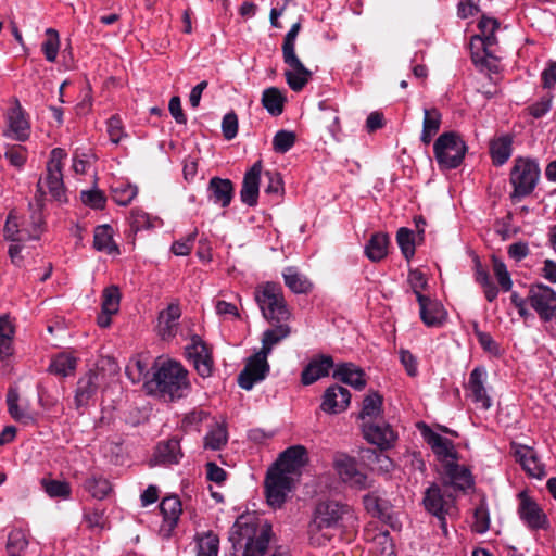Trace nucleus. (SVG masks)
I'll list each match as a JSON object with an SVG mask.
<instances>
[{
	"label": "nucleus",
	"mask_w": 556,
	"mask_h": 556,
	"mask_svg": "<svg viewBox=\"0 0 556 556\" xmlns=\"http://www.w3.org/2000/svg\"><path fill=\"white\" fill-rule=\"evenodd\" d=\"M219 540L212 531L197 535V556H217Z\"/></svg>",
	"instance_id": "obj_46"
},
{
	"label": "nucleus",
	"mask_w": 556,
	"mask_h": 556,
	"mask_svg": "<svg viewBox=\"0 0 556 556\" xmlns=\"http://www.w3.org/2000/svg\"><path fill=\"white\" fill-rule=\"evenodd\" d=\"M475 334L478 339L479 344L485 352L494 356L500 355V345L494 341L490 333L476 329Z\"/></svg>",
	"instance_id": "obj_63"
},
{
	"label": "nucleus",
	"mask_w": 556,
	"mask_h": 556,
	"mask_svg": "<svg viewBox=\"0 0 556 556\" xmlns=\"http://www.w3.org/2000/svg\"><path fill=\"white\" fill-rule=\"evenodd\" d=\"M18 393L15 390H10L7 395L8 408L11 417L17 421H23L29 418L28 414L18 406Z\"/></svg>",
	"instance_id": "obj_59"
},
{
	"label": "nucleus",
	"mask_w": 556,
	"mask_h": 556,
	"mask_svg": "<svg viewBox=\"0 0 556 556\" xmlns=\"http://www.w3.org/2000/svg\"><path fill=\"white\" fill-rule=\"evenodd\" d=\"M77 359L72 354L60 353L52 358L49 371L61 377H68L74 374Z\"/></svg>",
	"instance_id": "obj_42"
},
{
	"label": "nucleus",
	"mask_w": 556,
	"mask_h": 556,
	"mask_svg": "<svg viewBox=\"0 0 556 556\" xmlns=\"http://www.w3.org/2000/svg\"><path fill=\"white\" fill-rule=\"evenodd\" d=\"M265 177L267 178L265 192L267 194L275 195L276 198L281 197L283 192V182L280 174L277 172H266Z\"/></svg>",
	"instance_id": "obj_61"
},
{
	"label": "nucleus",
	"mask_w": 556,
	"mask_h": 556,
	"mask_svg": "<svg viewBox=\"0 0 556 556\" xmlns=\"http://www.w3.org/2000/svg\"><path fill=\"white\" fill-rule=\"evenodd\" d=\"M229 540L233 548L244 547L243 556H262L269 544V534L262 530L257 534V528L254 523H249L238 519L231 528Z\"/></svg>",
	"instance_id": "obj_7"
},
{
	"label": "nucleus",
	"mask_w": 556,
	"mask_h": 556,
	"mask_svg": "<svg viewBox=\"0 0 556 556\" xmlns=\"http://www.w3.org/2000/svg\"><path fill=\"white\" fill-rule=\"evenodd\" d=\"M180 315L181 311L177 303L169 304L166 309L160 313L157 329L163 340H168L175 337Z\"/></svg>",
	"instance_id": "obj_29"
},
{
	"label": "nucleus",
	"mask_w": 556,
	"mask_h": 556,
	"mask_svg": "<svg viewBox=\"0 0 556 556\" xmlns=\"http://www.w3.org/2000/svg\"><path fill=\"white\" fill-rule=\"evenodd\" d=\"M285 100L282 93L275 87L265 89L262 94V104L273 116H278L282 113Z\"/></svg>",
	"instance_id": "obj_45"
},
{
	"label": "nucleus",
	"mask_w": 556,
	"mask_h": 556,
	"mask_svg": "<svg viewBox=\"0 0 556 556\" xmlns=\"http://www.w3.org/2000/svg\"><path fill=\"white\" fill-rule=\"evenodd\" d=\"M277 325L263 332L262 349L264 353L269 355L275 345L288 338L291 333V328L287 323H276Z\"/></svg>",
	"instance_id": "obj_36"
},
{
	"label": "nucleus",
	"mask_w": 556,
	"mask_h": 556,
	"mask_svg": "<svg viewBox=\"0 0 556 556\" xmlns=\"http://www.w3.org/2000/svg\"><path fill=\"white\" fill-rule=\"evenodd\" d=\"M424 505L427 511L438 518L443 535L447 536L446 516L456 514L454 496L446 489L432 484L425 492Z\"/></svg>",
	"instance_id": "obj_9"
},
{
	"label": "nucleus",
	"mask_w": 556,
	"mask_h": 556,
	"mask_svg": "<svg viewBox=\"0 0 556 556\" xmlns=\"http://www.w3.org/2000/svg\"><path fill=\"white\" fill-rule=\"evenodd\" d=\"M434 156L441 169L458 167L465 156V141L454 131L443 132L433 144Z\"/></svg>",
	"instance_id": "obj_8"
},
{
	"label": "nucleus",
	"mask_w": 556,
	"mask_h": 556,
	"mask_svg": "<svg viewBox=\"0 0 556 556\" xmlns=\"http://www.w3.org/2000/svg\"><path fill=\"white\" fill-rule=\"evenodd\" d=\"M541 177L539 163L530 157H517L509 174V182L513 186L510 198L519 201L530 195L536 188Z\"/></svg>",
	"instance_id": "obj_5"
},
{
	"label": "nucleus",
	"mask_w": 556,
	"mask_h": 556,
	"mask_svg": "<svg viewBox=\"0 0 556 556\" xmlns=\"http://www.w3.org/2000/svg\"><path fill=\"white\" fill-rule=\"evenodd\" d=\"M442 115L438 109H424V122L420 140L428 146L440 130Z\"/></svg>",
	"instance_id": "obj_35"
},
{
	"label": "nucleus",
	"mask_w": 556,
	"mask_h": 556,
	"mask_svg": "<svg viewBox=\"0 0 556 556\" xmlns=\"http://www.w3.org/2000/svg\"><path fill=\"white\" fill-rule=\"evenodd\" d=\"M160 510L164 522L172 529L177 525L181 515V503L178 496H167L160 504Z\"/></svg>",
	"instance_id": "obj_41"
},
{
	"label": "nucleus",
	"mask_w": 556,
	"mask_h": 556,
	"mask_svg": "<svg viewBox=\"0 0 556 556\" xmlns=\"http://www.w3.org/2000/svg\"><path fill=\"white\" fill-rule=\"evenodd\" d=\"M419 429L424 440L430 445L432 452L440 460L454 459L456 457L454 444L450 439L433 431L425 424L419 425Z\"/></svg>",
	"instance_id": "obj_21"
},
{
	"label": "nucleus",
	"mask_w": 556,
	"mask_h": 556,
	"mask_svg": "<svg viewBox=\"0 0 556 556\" xmlns=\"http://www.w3.org/2000/svg\"><path fill=\"white\" fill-rule=\"evenodd\" d=\"M492 262H493V273H494L495 277L497 278V281H498L502 290L505 292L509 291L513 287V281H511L510 274L508 273L506 265L504 264L503 261H501L500 258H497L495 256H493Z\"/></svg>",
	"instance_id": "obj_56"
},
{
	"label": "nucleus",
	"mask_w": 556,
	"mask_h": 556,
	"mask_svg": "<svg viewBox=\"0 0 556 556\" xmlns=\"http://www.w3.org/2000/svg\"><path fill=\"white\" fill-rule=\"evenodd\" d=\"M496 43L495 34L486 36H473L471 38V58L475 64L486 67L490 71L497 68L492 47Z\"/></svg>",
	"instance_id": "obj_17"
},
{
	"label": "nucleus",
	"mask_w": 556,
	"mask_h": 556,
	"mask_svg": "<svg viewBox=\"0 0 556 556\" xmlns=\"http://www.w3.org/2000/svg\"><path fill=\"white\" fill-rule=\"evenodd\" d=\"M513 140L509 136H502L494 139L490 144V152L493 163L497 166L505 164L511 155Z\"/></svg>",
	"instance_id": "obj_40"
},
{
	"label": "nucleus",
	"mask_w": 556,
	"mask_h": 556,
	"mask_svg": "<svg viewBox=\"0 0 556 556\" xmlns=\"http://www.w3.org/2000/svg\"><path fill=\"white\" fill-rule=\"evenodd\" d=\"M207 193L210 201L225 208L232 200L233 184L226 178L213 177L208 182Z\"/></svg>",
	"instance_id": "obj_26"
},
{
	"label": "nucleus",
	"mask_w": 556,
	"mask_h": 556,
	"mask_svg": "<svg viewBox=\"0 0 556 556\" xmlns=\"http://www.w3.org/2000/svg\"><path fill=\"white\" fill-rule=\"evenodd\" d=\"M333 367V361L330 356L320 355L313 358L301 374V381L304 386H309L318 379L328 376Z\"/></svg>",
	"instance_id": "obj_28"
},
{
	"label": "nucleus",
	"mask_w": 556,
	"mask_h": 556,
	"mask_svg": "<svg viewBox=\"0 0 556 556\" xmlns=\"http://www.w3.org/2000/svg\"><path fill=\"white\" fill-rule=\"evenodd\" d=\"M8 129L5 135L17 141H25L30 135V124L25 112L16 101L7 113Z\"/></svg>",
	"instance_id": "obj_20"
},
{
	"label": "nucleus",
	"mask_w": 556,
	"mask_h": 556,
	"mask_svg": "<svg viewBox=\"0 0 556 556\" xmlns=\"http://www.w3.org/2000/svg\"><path fill=\"white\" fill-rule=\"evenodd\" d=\"M515 456L529 476L536 479L545 477L544 465L539 460L533 448L526 445H518L515 448Z\"/></svg>",
	"instance_id": "obj_27"
},
{
	"label": "nucleus",
	"mask_w": 556,
	"mask_h": 556,
	"mask_svg": "<svg viewBox=\"0 0 556 556\" xmlns=\"http://www.w3.org/2000/svg\"><path fill=\"white\" fill-rule=\"evenodd\" d=\"M148 386L151 391H155L164 400L182 399L190 390L188 371L178 362H163Z\"/></svg>",
	"instance_id": "obj_2"
},
{
	"label": "nucleus",
	"mask_w": 556,
	"mask_h": 556,
	"mask_svg": "<svg viewBox=\"0 0 556 556\" xmlns=\"http://www.w3.org/2000/svg\"><path fill=\"white\" fill-rule=\"evenodd\" d=\"M14 329L7 317H0V359L12 354Z\"/></svg>",
	"instance_id": "obj_48"
},
{
	"label": "nucleus",
	"mask_w": 556,
	"mask_h": 556,
	"mask_svg": "<svg viewBox=\"0 0 556 556\" xmlns=\"http://www.w3.org/2000/svg\"><path fill=\"white\" fill-rule=\"evenodd\" d=\"M490 529V513L484 502H481L475 509L472 530L483 534Z\"/></svg>",
	"instance_id": "obj_53"
},
{
	"label": "nucleus",
	"mask_w": 556,
	"mask_h": 556,
	"mask_svg": "<svg viewBox=\"0 0 556 556\" xmlns=\"http://www.w3.org/2000/svg\"><path fill=\"white\" fill-rule=\"evenodd\" d=\"M262 170V162L257 161L244 174L240 198L248 206H255L257 204Z\"/></svg>",
	"instance_id": "obj_22"
},
{
	"label": "nucleus",
	"mask_w": 556,
	"mask_h": 556,
	"mask_svg": "<svg viewBox=\"0 0 556 556\" xmlns=\"http://www.w3.org/2000/svg\"><path fill=\"white\" fill-rule=\"evenodd\" d=\"M207 417V414L202 409H193L186 414L181 420V428L184 430H199L200 425Z\"/></svg>",
	"instance_id": "obj_62"
},
{
	"label": "nucleus",
	"mask_w": 556,
	"mask_h": 556,
	"mask_svg": "<svg viewBox=\"0 0 556 556\" xmlns=\"http://www.w3.org/2000/svg\"><path fill=\"white\" fill-rule=\"evenodd\" d=\"M475 279L482 288L485 299L489 302H493L498 295V289L492 281L488 270L480 264L476 265Z\"/></svg>",
	"instance_id": "obj_47"
},
{
	"label": "nucleus",
	"mask_w": 556,
	"mask_h": 556,
	"mask_svg": "<svg viewBox=\"0 0 556 556\" xmlns=\"http://www.w3.org/2000/svg\"><path fill=\"white\" fill-rule=\"evenodd\" d=\"M67 154L65 150L61 148H54L50 152V157L47 163L46 175L39 179L37 184V192L41 202V198L47 193L51 198L59 202L66 201L65 187L63 181V162Z\"/></svg>",
	"instance_id": "obj_6"
},
{
	"label": "nucleus",
	"mask_w": 556,
	"mask_h": 556,
	"mask_svg": "<svg viewBox=\"0 0 556 556\" xmlns=\"http://www.w3.org/2000/svg\"><path fill=\"white\" fill-rule=\"evenodd\" d=\"M419 313L422 323L428 327H439L443 324L446 312L443 305L430 298L418 294Z\"/></svg>",
	"instance_id": "obj_25"
},
{
	"label": "nucleus",
	"mask_w": 556,
	"mask_h": 556,
	"mask_svg": "<svg viewBox=\"0 0 556 556\" xmlns=\"http://www.w3.org/2000/svg\"><path fill=\"white\" fill-rule=\"evenodd\" d=\"M336 469L341 480L352 488L362 490L370 486L368 477L358 470L357 464L353 458L344 456L337 459Z\"/></svg>",
	"instance_id": "obj_19"
},
{
	"label": "nucleus",
	"mask_w": 556,
	"mask_h": 556,
	"mask_svg": "<svg viewBox=\"0 0 556 556\" xmlns=\"http://www.w3.org/2000/svg\"><path fill=\"white\" fill-rule=\"evenodd\" d=\"M121 304V292L116 286H109L102 292L101 313L97 317V323L101 328H108L111 325L112 316L117 314Z\"/></svg>",
	"instance_id": "obj_24"
},
{
	"label": "nucleus",
	"mask_w": 556,
	"mask_h": 556,
	"mask_svg": "<svg viewBox=\"0 0 556 556\" xmlns=\"http://www.w3.org/2000/svg\"><path fill=\"white\" fill-rule=\"evenodd\" d=\"M363 434L370 444L377 445L380 450L391 448L397 440L392 427L382 421H365Z\"/></svg>",
	"instance_id": "obj_16"
},
{
	"label": "nucleus",
	"mask_w": 556,
	"mask_h": 556,
	"mask_svg": "<svg viewBox=\"0 0 556 556\" xmlns=\"http://www.w3.org/2000/svg\"><path fill=\"white\" fill-rule=\"evenodd\" d=\"M333 377L356 390H362L366 386L364 371L352 363L338 365L334 369Z\"/></svg>",
	"instance_id": "obj_30"
},
{
	"label": "nucleus",
	"mask_w": 556,
	"mask_h": 556,
	"mask_svg": "<svg viewBox=\"0 0 556 556\" xmlns=\"http://www.w3.org/2000/svg\"><path fill=\"white\" fill-rule=\"evenodd\" d=\"M345 517H352L348 505L330 500L319 502L308 526L311 543L316 546L325 545L332 536L331 531L339 528Z\"/></svg>",
	"instance_id": "obj_1"
},
{
	"label": "nucleus",
	"mask_w": 556,
	"mask_h": 556,
	"mask_svg": "<svg viewBox=\"0 0 556 556\" xmlns=\"http://www.w3.org/2000/svg\"><path fill=\"white\" fill-rule=\"evenodd\" d=\"M42 202L29 204V215L20 222L16 211L12 210L5 220L4 237L12 242L38 240L43 232L45 222Z\"/></svg>",
	"instance_id": "obj_3"
},
{
	"label": "nucleus",
	"mask_w": 556,
	"mask_h": 556,
	"mask_svg": "<svg viewBox=\"0 0 556 556\" xmlns=\"http://www.w3.org/2000/svg\"><path fill=\"white\" fill-rule=\"evenodd\" d=\"M553 96L545 94L540 98L536 102L528 106L529 114L534 118H541L545 116L552 109Z\"/></svg>",
	"instance_id": "obj_58"
},
{
	"label": "nucleus",
	"mask_w": 556,
	"mask_h": 556,
	"mask_svg": "<svg viewBox=\"0 0 556 556\" xmlns=\"http://www.w3.org/2000/svg\"><path fill=\"white\" fill-rule=\"evenodd\" d=\"M197 238V231L189 233L185 239L177 240L172 245V251L175 255L186 256L188 255L193 247Z\"/></svg>",
	"instance_id": "obj_64"
},
{
	"label": "nucleus",
	"mask_w": 556,
	"mask_h": 556,
	"mask_svg": "<svg viewBox=\"0 0 556 556\" xmlns=\"http://www.w3.org/2000/svg\"><path fill=\"white\" fill-rule=\"evenodd\" d=\"M488 371L484 367H475L466 386L468 397L481 409L488 410L492 406V400L485 388Z\"/></svg>",
	"instance_id": "obj_14"
},
{
	"label": "nucleus",
	"mask_w": 556,
	"mask_h": 556,
	"mask_svg": "<svg viewBox=\"0 0 556 556\" xmlns=\"http://www.w3.org/2000/svg\"><path fill=\"white\" fill-rule=\"evenodd\" d=\"M292 488L293 477H287L286 473L271 468L268 470L265 480V490L267 503L271 507H281Z\"/></svg>",
	"instance_id": "obj_12"
},
{
	"label": "nucleus",
	"mask_w": 556,
	"mask_h": 556,
	"mask_svg": "<svg viewBox=\"0 0 556 556\" xmlns=\"http://www.w3.org/2000/svg\"><path fill=\"white\" fill-rule=\"evenodd\" d=\"M350 402V391L344 387L332 384L325 390L320 408L327 414H339L349 407Z\"/></svg>",
	"instance_id": "obj_23"
},
{
	"label": "nucleus",
	"mask_w": 556,
	"mask_h": 556,
	"mask_svg": "<svg viewBox=\"0 0 556 556\" xmlns=\"http://www.w3.org/2000/svg\"><path fill=\"white\" fill-rule=\"evenodd\" d=\"M268 355L263 351H258L248 358L244 369L238 378L239 386L244 390H251L255 383L265 379L269 371L267 362Z\"/></svg>",
	"instance_id": "obj_13"
},
{
	"label": "nucleus",
	"mask_w": 556,
	"mask_h": 556,
	"mask_svg": "<svg viewBox=\"0 0 556 556\" xmlns=\"http://www.w3.org/2000/svg\"><path fill=\"white\" fill-rule=\"evenodd\" d=\"M381 406L382 397L378 393H371L364 399L359 417L362 419L376 418L381 413Z\"/></svg>",
	"instance_id": "obj_50"
},
{
	"label": "nucleus",
	"mask_w": 556,
	"mask_h": 556,
	"mask_svg": "<svg viewBox=\"0 0 556 556\" xmlns=\"http://www.w3.org/2000/svg\"><path fill=\"white\" fill-rule=\"evenodd\" d=\"M29 545L28 535L21 529H13L8 535L7 552L9 556H25Z\"/></svg>",
	"instance_id": "obj_44"
},
{
	"label": "nucleus",
	"mask_w": 556,
	"mask_h": 556,
	"mask_svg": "<svg viewBox=\"0 0 556 556\" xmlns=\"http://www.w3.org/2000/svg\"><path fill=\"white\" fill-rule=\"evenodd\" d=\"M254 300L262 316L269 323H287L292 317L279 283L267 281L258 285L254 290Z\"/></svg>",
	"instance_id": "obj_4"
},
{
	"label": "nucleus",
	"mask_w": 556,
	"mask_h": 556,
	"mask_svg": "<svg viewBox=\"0 0 556 556\" xmlns=\"http://www.w3.org/2000/svg\"><path fill=\"white\" fill-rule=\"evenodd\" d=\"M47 39L42 43V51L46 60L54 62L60 48L59 33L54 28L46 29Z\"/></svg>",
	"instance_id": "obj_51"
},
{
	"label": "nucleus",
	"mask_w": 556,
	"mask_h": 556,
	"mask_svg": "<svg viewBox=\"0 0 556 556\" xmlns=\"http://www.w3.org/2000/svg\"><path fill=\"white\" fill-rule=\"evenodd\" d=\"M45 491L50 497L67 498L71 494V486L67 482L51 480L45 483Z\"/></svg>",
	"instance_id": "obj_60"
},
{
	"label": "nucleus",
	"mask_w": 556,
	"mask_h": 556,
	"mask_svg": "<svg viewBox=\"0 0 556 556\" xmlns=\"http://www.w3.org/2000/svg\"><path fill=\"white\" fill-rule=\"evenodd\" d=\"M228 443V429L225 420L215 421L204 437V448L210 451H220Z\"/></svg>",
	"instance_id": "obj_33"
},
{
	"label": "nucleus",
	"mask_w": 556,
	"mask_h": 556,
	"mask_svg": "<svg viewBox=\"0 0 556 556\" xmlns=\"http://www.w3.org/2000/svg\"><path fill=\"white\" fill-rule=\"evenodd\" d=\"M282 58L288 66L285 72L287 84L293 91H301L311 79L312 72L304 66L296 53L282 54Z\"/></svg>",
	"instance_id": "obj_18"
},
{
	"label": "nucleus",
	"mask_w": 556,
	"mask_h": 556,
	"mask_svg": "<svg viewBox=\"0 0 556 556\" xmlns=\"http://www.w3.org/2000/svg\"><path fill=\"white\" fill-rule=\"evenodd\" d=\"M445 473L450 484L458 490L466 491L473 485V478L470 470L456 463H448L445 466Z\"/></svg>",
	"instance_id": "obj_32"
},
{
	"label": "nucleus",
	"mask_w": 556,
	"mask_h": 556,
	"mask_svg": "<svg viewBox=\"0 0 556 556\" xmlns=\"http://www.w3.org/2000/svg\"><path fill=\"white\" fill-rule=\"evenodd\" d=\"M93 247L100 252L106 254H118V247L113 240V229L109 225L96 227L93 233Z\"/></svg>",
	"instance_id": "obj_37"
},
{
	"label": "nucleus",
	"mask_w": 556,
	"mask_h": 556,
	"mask_svg": "<svg viewBox=\"0 0 556 556\" xmlns=\"http://www.w3.org/2000/svg\"><path fill=\"white\" fill-rule=\"evenodd\" d=\"M156 218L152 219L150 215L139 208L132 210L130 213V226L134 231H140L155 227Z\"/></svg>",
	"instance_id": "obj_55"
},
{
	"label": "nucleus",
	"mask_w": 556,
	"mask_h": 556,
	"mask_svg": "<svg viewBox=\"0 0 556 556\" xmlns=\"http://www.w3.org/2000/svg\"><path fill=\"white\" fill-rule=\"evenodd\" d=\"M517 513L520 520L530 530H541L548 527V519L544 510L527 491L518 493Z\"/></svg>",
	"instance_id": "obj_10"
},
{
	"label": "nucleus",
	"mask_w": 556,
	"mask_h": 556,
	"mask_svg": "<svg viewBox=\"0 0 556 556\" xmlns=\"http://www.w3.org/2000/svg\"><path fill=\"white\" fill-rule=\"evenodd\" d=\"M80 199L84 204L96 210L103 208L106 202L104 193L97 188L87 191H81Z\"/></svg>",
	"instance_id": "obj_57"
},
{
	"label": "nucleus",
	"mask_w": 556,
	"mask_h": 556,
	"mask_svg": "<svg viewBox=\"0 0 556 556\" xmlns=\"http://www.w3.org/2000/svg\"><path fill=\"white\" fill-rule=\"evenodd\" d=\"M98 382L99 375L94 371L87 372L78 380L74 399L76 408L87 405L88 401L98 390Z\"/></svg>",
	"instance_id": "obj_31"
},
{
	"label": "nucleus",
	"mask_w": 556,
	"mask_h": 556,
	"mask_svg": "<svg viewBox=\"0 0 556 556\" xmlns=\"http://www.w3.org/2000/svg\"><path fill=\"white\" fill-rule=\"evenodd\" d=\"M282 277L286 286L296 294L308 293L313 289V283L298 268L290 266L283 269Z\"/></svg>",
	"instance_id": "obj_34"
},
{
	"label": "nucleus",
	"mask_w": 556,
	"mask_h": 556,
	"mask_svg": "<svg viewBox=\"0 0 556 556\" xmlns=\"http://www.w3.org/2000/svg\"><path fill=\"white\" fill-rule=\"evenodd\" d=\"M113 200L118 205H128L137 195V186L126 180H115L111 186Z\"/></svg>",
	"instance_id": "obj_43"
},
{
	"label": "nucleus",
	"mask_w": 556,
	"mask_h": 556,
	"mask_svg": "<svg viewBox=\"0 0 556 556\" xmlns=\"http://www.w3.org/2000/svg\"><path fill=\"white\" fill-rule=\"evenodd\" d=\"M85 489L97 500L105 498L112 491L111 483L103 477H90L85 482Z\"/></svg>",
	"instance_id": "obj_49"
},
{
	"label": "nucleus",
	"mask_w": 556,
	"mask_h": 556,
	"mask_svg": "<svg viewBox=\"0 0 556 556\" xmlns=\"http://www.w3.org/2000/svg\"><path fill=\"white\" fill-rule=\"evenodd\" d=\"M397 244L405 256L409 260L415 254L414 232L407 228H401L396 235Z\"/></svg>",
	"instance_id": "obj_54"
},
{
	"label": "nucleus",
	"mask_w": 556,
	"mask_h": 556,
	"mask_svg": "<svg viewBox=\"0 0 556 556\" xmlns=\"http://www.w3.org/2000/svg\"><path fill=\"white\" fill-rule=\"evenodd\" d=\"M295 143V134L290 130H278L273 138V149L277 153L288 152Z\"/></svg>",
	"instance_id": "obj_52"
},
{
	"label": "nucleus",
	"mask_w": 556,
	"mask_h": 556,
	"mask_svg": "<svg viewBox=\"0 0 556 556\" xmlns=\"http://www.w3.org/2000/svg\"><path fill=\"white\" fill-rule=\"evenodd\" d=\"M180 457V445L179 441L176 439H172L168 440L167 442L160 443L155 452L156 462L163 465L177 464Z\"/></svg>",
	"instance_id": "obj_38"
},
{
	"label": "nucleus",
	"mask_w": 556,
	"mask_h": 556,
	"mask_svg": "<svg viewBox=\"0 0 556 556\" xmlns=\"http://www.w3.org/2000/svg\"><path fill=\"white\" fill-rule=\"evenodd\" d=\"M528 302L544 323L553 320L556 309V291L543 283L532 286L529 290Z\"/></svg>",
	"instance_id": "obj_11"
},
{
	"label": "nucleus",
	"mask_w": 556,
	"mask_h": 556,
	"mask_svg": "<svg viewBox=\"0 0 556 556\" xmlns=\"http://www.w3.org/2000/svg\"><path fill=\"white\" fill-rule=\"evenodd\" d=\"M389 237L386 233H374L365 247L366 256L372 262L381 261L388 253Z\"/></svg>",
	"instance_id": "obj_39"
},
{
	"label": "nucleus",
	"mask_w": 556,
	"mask_h": 556,
	"mask_svg": "<svg viewBox=\"0 0 556 556\" xmlns=\"http://www.w3.org/2000/svg\"><path fill=\"white\" fill-rule=\"evenodd\" d=\"M307 451L302 445H293L283 451L271 469L286 473L287 477L299 475L307 463Z\"/></svg>",
	"instance_id": "obj_15"
}]
</instances>
